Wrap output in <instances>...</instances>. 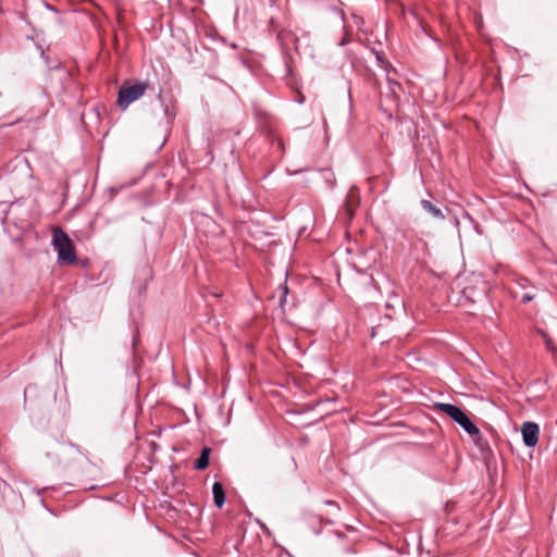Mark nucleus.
<instances>
[{
    "label": "nucleus",
    "mask_w": 557,
    "mask_h": 557,
    "mask_svg": "<svg viewBox=\"0 0 557 557\" xmlns=\"http://www.w3.org/2000/svg\"><path fill=\"white\" fill-rule=\"evenodd\" d=\"M522 441L525 446L534 447L539 442L540 428L535 422H524L521 425Z\"/></svg>",
    "instance_id": "4"
},
{
    "label": "nucleus",
    "mask_w": 557,
    "mask_h": 557,
    "mask_svg": "<svg viewBox=\"0 0 557 557\" xmlns=\"http://www.w3.org/2000/svg\"><path fill=\"white\" fill-rule=\"evenodd\" d=\"M52 246L58 252V261L61 263H75V248L69 235L60 227H54L52 233Z\"/></svg>",
    "instance_id": "1"
},
{
    "label": "nucleus",
    "mask_w": 557,
    "mask_h": 557,
    "mask_svg": "<svg viewBox=\"0 0 557 557\" xmlns=\"http://www.w3.org/2000/svg\"><path fill=\"white\" fill-rule=\"evenodd\" d=\"M146 82H125L119 89L117 104L122 110H126L131 103L138 100L147 90Z\"/></svg>",
    "instance_id": "3"
},
{
    "label": "nucleus",
    "mask_w": 557,
    "mask_h": 557,
    "mask_svg": "<svg viewBox=\"0 0 557 557\" xmlns=\"http://www.w3.org/2000/svg\"><path fill=\"white\" fill-rule=\"evenodd\" d=\"M214 505L221 508L225 503V493L223 485L220 482H214L212 486Z\"/></svg>",
    "instance_id": "5"
},
{
    "label": "nucleus",
    "mask_w": 557,
    "mask_h": 557,
    "mask_svg": "<svg viewBox=\"0 0 557 557\" xmlns=\"http://www.w3.org/2000/svg\"><path fill=\"white\" fill-rule=\"evenodd\" d=\"M282 288H283V295L281 297V305H283L286 301V296L288 293V288L286 285H284Z\"/></svg>",
    "instance_id": "8"
},
{
    "label": "nucleus",
    "mask_w": 557,
    "mask_h": 557,
    "mask_svg": "<svg viewBox=\"0 0 557 557\" xmlns=\"http://www.w3.org/2000/svg\"><path fill=\"white\" fill-rule=\"evenodd\" d=\"M210 448H203L199 458L195 462V469L205 470L209 466Z\"/></svg>",
    "instance_id": "7"
},
{
    "label": "nucleus",
    "mask_w": 557,
    "mask_h": 557,
    "mask_svg": "<svg viewBox=\"0 0 557 557\" xmlns=\"http://www.w3.org/2000/svg\"><path fill=\"white\" fill-rule=\"evenodd\" d=\"M434 408L447 414L451 420H454L457 424H459L469 435L479 436L480 430L479 428L470 420V418L466 414L463 410L459 407L446 404V403H435Z\"/></svg>",
    "instance_id": "2"
},
{
    "label": "nucleus",
    "mask_w": 557,
    "mask_h": 557,
    "mask_svg": "<svg viewBox=\"0 0 557 557\" xmlns=\"http://www.w3.org/2000/svg\"><path fill=\"white\" fill-rule=\"evenodd\" d=\"M533 299V296L525 294L522 296V302H529Z\"/></svg>",
    "instance_id": "9"
},
{
    "label": "nucleus",
    "mask_w": 557,
    "mask_h": 557,
    "mask_svg": "<svg viewBox=\"0 0 557 557\" xmlns=\"http://www.w3.org/2000/svg\"><path fill=\"white\" fill-rule=\"evenodd\" d=\"M420 203H421V207L426 212H429L432 216H434L435 219H440V220H444L445 219V215L442 212V210L438 209L437 207H435L431 201H429V200H421Z\"/></svg>",
    "instance_id": "6"
}]
</instances>
